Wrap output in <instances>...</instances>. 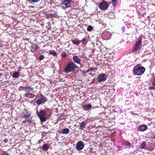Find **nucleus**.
Listing matches in <instances>:
<instances>
[{
    "instance_id": "f257e3e1",
    "label": "nucleus",
    "mask_w": 155,
    "mask_h": 155,
    "mask_svg": "<svg viewBox=\"0 0 155 155\" xmlns=\"http://www.w3.org/2000/svg\"><path fill=\"white\" fill-rule=\"evenodd\" d=\"M145 70V68L141 64H138L134 67L133 71L135 74L140 75L144 73Z\"/></svg>"
},
{
    "instance_id": "f03ea898",
    "label": "nucleus",
    "mask_w": 155,
    "mask_h": 155,
    "mask_svg": "<svg viewBox=\"0 0 155 155\" xmlns=\"http://www.w3.org/2000/svg\"><path fill=\"white\" fill-rule=\"evenodd\" d=\"M77 67V65L72 61L69 62L66 65L64 71L66 73H68L74 71Z\"/></svg>"
},
{
    "instance_id": "7ed1b4c3",
    "label": "nucleus",
    "mask_w": 155,
    "mask_h": 155,
    "mask_svg": "<svg viewBox=\"0 0 155 155\" xmlns=\"http://www.w3.org/2000/svg\"><path fill=\"white\" fill-rule=\"evenodd\" d=\"M37 114L42 122H45L47 114L44 110H41L39 112H37Z\"/></svg>"
},
{
    "instance_id": "20e7f679",
    "label": "nucleus",
    "mask_w": 155,
    "mask_h": 155,
    "mask_svg": "<svg viewBox=\"0 0 155 155\" xmlns=\"http://www.w3.org/2000/svg\"><path fill=\"white\" fill-rule=\"evenodd\" d=\"M22 115L20 116L21 118H26L25 120L23 122L24 123L25 121L30 122L31 120L30 114L26 110L24 111L21 114Z\"/></svg>"
},
{
    "instance_id": "39448f33",
    "label": "nucleus",
    "mask_w": 155,
    "mask_h": 155,
    "mask_svg": "<svg viewBox=\"0 0 155 155\" xmlns=\"http://www.w3.org/2000/svg\"><path fill=\"white\" fill-rule=\"evenodd\" d=\"M142 47V40H139L134 45L133 51L134 52H136L137 51L140 50Z\"/></svg>"
},
{
    "instance_id": "423d86ee",
    "label": "nucleus",
    "mask_w": 155,
    "mask_h": 155,
    "mask_svg": "<svg viewBox=\"0 0 155 155\" xmlns=\"http://www.w3.org/2000/svg\"><path fill=\"white\" fill-rule=\"evenodd\" d=\"M64 9H65L70 6L72 0H61Z\"/></svg>"
},
{
    "instance_id": "0eeeda50",
    "label": "nucleus",
    "mask_w": 155,
    "mask_h": 155,
    "mask_svg": "<svg viewBox=\"0 0 155 155\" xmlns=\"http://www.w3.org/2000/svg\"><path fill=\"white\" fill-rule=\"evenodd\" d=\"M40 98L38 99L36 101V103L38 105H40L44 104L47 101V99L46 97L43 95L41 94L40 95Z\"/></svg>"
},
{
    "instance_id": "6e6552de",
    "label": "nucleus",
    "mask_w": 155,
    "mask_h": 155,
    "mask_svg": "<svg viewBox=\"0 0 155 155\" xmlns=\"http://www.w3.org/2000/svg\"><path fill=\"white\" fill-rule=\"evenodd\" d=\"M108 3L106 1H102L99 4V8L102 10L106 9L108 7Z\"/></svg>"
},
{
    "instance_id": "1a4fd4ad",
    "label": "nucleus",
    "mask_w": 155,
    "mask_h": 155,
    "mask_svg": "<svg viewBox=\"0 0 155 155\" xmlns=\"http://www.w3.org/2000/svg\"><path fill=\"white\" fill-rule=\"evenodd\" d=\"M84 147V143L81 141H79L77 143L76 149L78 150H82Z\"/></svg>"
},
{
    "instance_id": "9d476101",
    "label": "nucleus",
    "mask_w": 155,
    "mask_h": 155,
    "mask_svg": "<svg viewBox=\"0 0 155 155\" xmlns=\"http://www.w3.org/2000/svg\"><path fill=\"white\" fill-rule=\"evenodd\" d=\"M22 89L23 91L27 92V93L25 94V95L26 96H27L29 93L32 92L33 89V87L28 86L23 87H22Z\"/></svg>"
},
{
    "instance_id": "9b49d317",
    "label": "nucleus",
    "mask_w": 155,
    "mask_h": 155,
    "mask_svg": "<svg viewBox=\"0 0 155 155\" xmlns=\"http://www.w3.org/2000/svg\"><path fill=\"white\" fill-rule=\"evenodd\" d=\"M107 76L104 74H101L98 75L97 80L98 82H101L105 81L107 79Z\"/></svg>"
},
{
    "instance_id": "f8f14e48",
    "label": "nucleus",
    "mask_w": 155,
    "mask_h": 155,
    "mask_svg": "<svg viewBox=\"0 0 155 155\" xmlns=\"http://www.w3.org/2000/svg\"><path fill=\"white\" fill-rule=\"evenodd\" d=\"M72 59L75 63L79 64H80L81 60L78 56L76 55L73 56Z\"/></svg>"
},
{
    "instance_id": "ddd939ff",
    "label": "nucleus",
    "mask_w": 155,
    "mask_h": 155,
    "mask_svg": "<svg viewBox=\"0 0 155 155\" xmlns=\"http://www.w3.org/2000/svg\"><path fill=\"white\" fill-rule=\"evenodd\" d=\"M147 128V127L146 125H142L138 127V130L139 131H144Z\"/></svg>"
},
{
    "instance_id": "4468645a",
    "label": "nucleus",
    "mask_w": 155,
    "mask_h": 155,
    "mask_svg": "<svg viewBox=\"0 0 155 155\" xmlns=\"http://www.w3.org/2000/svg\"><path fill=\"white\" fill-rule=\"evenodd\" d=\"M92 107V106L90 104L84 105L83 107L84 110L87 111L88 110H91Z\"/></svg>"
},
{
    "instance_id": "2eb2a0df",
    "label": "nucleus",
    "mask_w": 155,
    "mask_h": 155,
    "mask_svg": "<svg viewBox=\"0 0 155 155\" xmlns=\"http://www.w3.org/2000/svg\"><path fill=\"white\" fill-rule=\"evenodd\" d=\"M50 147V145L46 143H45L42 147V150L45 151H47Z\"/></svg>"
},
{
    "instance_id": "dca6fc26",
    "label": "nucleus",
    "mask_w": 155,
    "mask_h": 155,
    "mask_svg": "<svg viewBox=\"0 0 155 155\" xmlns=\"http://www.w3.org/2000/svg\"><path fill=\"white\" fill-rule=\"evenodd\" d=\"M86 126V123L84 121H83L80 124L79 129L83 130L84 129Z\"/></svg>"
},
{
    "instance_id": "f3484780",
    "label": "nucleus",
    "mask_w": 155,
    "mask_h": 155,
    "mask_svg": "<svg viewBox=\"0 0 155 155\" xmlns=\"http://www.w3.org/2000/svg\"><path fill=\"white\" fill-rule=\"evenodd\" d=\"M71 41L73 44L76 45H78L81 42V41L79 40L76 38L72 40Z\"/></svg>"
},
{
    "instance_id": "a211bd4d",
    "label": "nucleus",
    "mask_w": 155,
    "mask_h": 155,
    "mask_svg": "<svg viewBox=\"0 0 155 155\" xmlns=\"http://www.w3.org/2000/svg\"><path fill=\"white\" fill-rule=\"evenodd\" d=\"M69 130L68 128H64L62 130V133L63 134H67L69 133Z\"/></svg>"
},
{
    "instance_id": "6ab92c4d",
    "label": "nucleus",
    "mask_w": 155,
    "mask_h": 155,
    "mask_svg": "<svg viewBox=\"0 0 155 155\" xmlns=\"http://www.w3.org/2000/svg\"><path fill=\"white\" fill-rule=\"evenodd\" d=\"M146 142L145 141H143L142 142L140 146V149H144L145 146H146Z\"/></svg>"
},
{
    "instance_id": "aec40b11",
    "label": "nucleus",
    "mask_w": 155,
    "mask_h": 155,
    "mask_svg": "<svg viewBox=\"0 0 155 155\" xmlns=\"http://www.w3.org/2000/svg\"><path fill=\"white\" fill-rule=\"evenodd\" d=\"M49 16L51 18H53L54 17H56L57 16V14L56 12H54L52 13H50L49 14Z\"/></svg>"
},
{
    "instance_id": "412c9836",
    "label": "nucleus",
    "mask_w": 155,
    "mask_h": 155,
    "mask_svg": "<svg viewBox=\"0 0 155 155\" xmlns=\"http://www.w3.org/2000/svg\"><path fill=\"white\" fill-rule=\"evenodd\" d=\"M19 76V73L18 72H15L12 74L13 78H17Z\"/></svg>"
},
{
    "instance_id": "4be33fe9",
    "label": "nucleus",
    "mask_w": 155,
    "mask_h": 155,
    "mask_svg": "<svg viewBox=\"0 0 155 155\" xmlns=\"http://www.w3.org/2000/svg\"><path fill=\"white\" fill-rule=\"evenodd\" d=\"M49 54L53 56H55L56 55V52L54 50L50 51Z\"/></svg>"
},
{
    "instance_id": "5701e85b",
    "label": "nucleus",
    "mask_w": 155,
    "mask_h": 155,
    "mask_svg": "<svg viewBox=\"0 0 155 155\" xmlns=\"http://www.w3.org/2000/svg\"><path fill=\"white\" fill-rule=\"evenodd\" d=\"M93 27L91 26H89L87 28V31H91Z\"/></svg>"
},
{
    "instance_id": "b1692460",
    "label": "nucleus",
    "mask_w": 155,
    "mask_h": 155,
    "mask_svg": "<svg viewBox=\"0 0 155 155\" xmlns=\"http://www.w3.org/2000/svg\"><path fill=\"white\" fill-rule=\"evenodd\" d=\"M112 3L113 5H116L117 4V0H112Z\"/></svg>"
},
{
    "instance_id": "393cba45",
    "label": "nucleus",
    "mask_w": 155,
    "mask_h": 155,
    "mask_svg": "<svg viewBox=\"0 0 155 155\" xmlns=\"http://www.w3.org/2000/svg\"><path fill=\"white\" fill-rule=\"evenodd\" d=\"M95 70H96V68H91L88 70L86 71V73H87L90 71H93Z\"/></svg>"
},
{
    "instance_id": "a878e982",
    "label": "nucleus",
    "mask_w": 155,
    "mask_h": 155,
    "mask_svg": "<svg viewBox=\"0 0 155 155\" xmlns=\"http://www.w3.org/2000/svg\"><path fill=\"white\" fill-rule=\"evenodd\" d=\"M1 155H10V154L7 151H4Z\"/></svg>"
},
{
    "instance_id": "bb28decb",
    "label": "nucleus",
    "mask_w": 155,
    "mask_h": 155,
    "mask_svg": "<svg viewBox=\"0 0 155 155\" xmlns=\"http://www.w3.org/2000/svg\"><path fill=\"white\" fill-rule=\"evenodd\" d=\"M40 0H28V1L35 3H37Z\"/></svg>"
},
{
    "instance_id": "cd10ccee",
    "label": "nucleus",
    "mask_w": 155,
    "mask_h": 155,
    "mask_svg": "<svg viewBox=\"0 0 155 155\" xmlns=\"http://www.w3.org/2000/svg\"><path fill=\"white\" fill-rule=\"evenodd\" d=\"M44 58V56L43 55H41L39 57V59L40 60H43Z\"/></svg>"
},
{
    "instance_id": "c85d7f7f",
    "label": "nucleus",
    "mask_w": 155,
    "mask_h": 155,
    "mask_svg": "<svg viewBox=\"0 0 155 155\" xmlns=\"http://www.w3.org/2000/svg\"><path fill=\"white\" fill-rule=\"evenodd\" d=\"M62 57H65L66 56V54L65 52H64L61 54Z\"/></svg>"
},
{
    "instance_id": "c756f323",
    "label": "nucleus",
    "mask_w": 155,
    "mask_h": 155,
    "mask_svg": "<svg viewBox=\"0 0 155 155\" xmlns=\"http://www.w3.org/2000/svg\"><path fill=\"white\" fill-rule=\"evenodd\" d=\"M86 39L85 38H84L82 39V43L84 44H85V42L86 41Z\"/></svg>"
},
{
    "instance_id": "7c9ffc66",
    "label": "nucleus",
    "mask_w": 155,
    "mask_h": 155,
    "mask_svg": "<svg viewBox=\"0 0 155 155\" xmlns=\"http://www.w3.org/2000/svg\"><path fill=\"white\" fill-rule=\"evenodd\" d=\"M153 85L154 86H155V78H154L153 81L152 83Z\"/></svg>"
},
{
    "instance_id": "2f4dec72",
    "label": "nucleus",
    "mask_w": 155,
    "mask_h": 155,
    "mask_svg": "<svg viewBox=\"0 0 155 155\" xmlns=\"http://www.w3.org/2000/svg\"><path fill=\"white\" fill-rule=\"evenodd\" d=\"M150 89H153L154 88V87L153 86L149 87Z\"/></svg>"
},
{
    "instance_id": "473e14b6",
    "label": "nucleus",
    "mask_w": 155,
    "mask_h": 155,
    "mask_svg": "<svg viewBox=\"0 0 155 155\" xmlns=\"http://www.w3.org/2000/svg\"><path fill=\"white\" fill-rule=\"evenodd\" d=\"M153 137L152 138H154L155 139V133H154L153 134Z\"/></svg>"
},
{
    "instance_id": "72a5a7b5",
    "label": "nucleus",
    "mask_w": 155,
    "mask_h": 155,
    "mask_svg": "<svg viewBox=\"0 0 155 155\" xmlns=\"http://www.w3.org/2000/svg\"><path fill=\"white\" fill-rule=\"evenodd\" d=\"M37 46H37L36 45L35 46V50H36L37 49Z\"/></svg>"
},
{
    "instance_id": "f704fd0d",
    "label": "nucleus",
    "mask_w": 155,
    "mask_h": 155,
    "mask_svg": "<svg viewBox=\"0 0 155 155\" xmlns=\"http://www.w3.org/2000/svg\"><path fill=\"white\" fill-rule=\"evenodd\" d=\"M7 140H4V142H7Z\"/></svg>"
},
{
    "instance_id": "c9c22d12",
    "label": "nucleus",
    "mask_w": 155,
    "mask_h": 155,
    "mask_svg": "<svg viewBox=\"0 0 155 155\" xmlns=\"http://www.w3.org/2000/svg\"><path fill=\"white\" fill-rule=\"evenodd\" d=\"M130 145V143H128V145Z\"/></svg>"
},
{
    "instance_id": "e433bc0d",
    "label": "nucleus",
    "mask_w": 155,
    "mask_h": 155,
    "mask_svg": "<svg viewBox=\"0 0 155 155\" xmlns=\"http://www.w3.org/2000/svg\"><path fill=\"white\" fill-rule=\"evenodd\" d=\"M122 29H123V31H124V27H123Z\"/></svg>"
}]
</instances>
